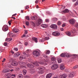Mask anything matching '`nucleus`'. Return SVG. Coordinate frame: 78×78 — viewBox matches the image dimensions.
<instances>
[{"instance_id": "23", "label": "nucleus", "mask_w": 78, "mask_h": 78, "mask_svg": "<svg viewBox=\"0 0 78 78\" xmlns=\"http://www.w3.org/2000/svg\"><path fill=\"white\" fill-rule=\"evenodd\" d=\"M41 27H43V28H47V25L44 24H41Z\"/></svg>"}, {"instance_id": "18", "label": "nucleus", "mask_w": 78, "mask_h": 78, "mask_svg": "<svg viewBox=\"0 0 78 78\" xmlns=\"http://www.w3.org/2000/svg\"><path fill=\"white\" fill-rule=\"evenodd\" d=\"M67 76V75L66 74H63L61 76V78H66Z\"/></svg>"}, {"instance_id": "13", "label": "nucleus", "mask_w": 78, "mask_h": 78, "mask_svg": "<svg viewBox=\"0 0 78 78\" xmlns=\"http://www.w3.org/2000/svg\"><path fill=\"white\" fill-rule=\"evenodd\" d=\"M11 64L14 66H17L18 65V62L16 61L14 62H12Z\"/></svg>"}, {"instance_id": "50", "label": "nucleus", "mask_w": 78, "mask_h": 78, "mask_svg": "<svg viewBox=\"0 0 78 78\" xmlns=\"http://www.w3.org/2000/svg\"><path fill=\"white\" fill-rule=\"evenodd\" d=\"M25 32L24 33L25 34H27L28 33V31L25 30Z\"/></svg>"}, {"instance_id": "9", "label": "nucleus", "mask_w": 78, "mask_h": 78, "mask_svg": "<svg viewBox=\"0 0 78 78\" xmlns=\"http://www.w3.org/2000/svg\"><path fill=\"white\" fill-rule=\"evenodd\" d=\"M50 27L53 29H57L58 28V26L56 24H52L50 26Z\"/></svg>"}, {"instance_id": "56", "label": "nucleus", "mask_w": 78, "mask_h": 78, "mask_svg": "<svg viewBox=\"0 0 78 78\" xmlns=\"http://www.w3.org/2000/svg\"><path fill=\"white\" fill-rule=\"evenodd\" d=\"M20 70V69L19 68H17L16 69V70H17V71H19Z\"/></svg>"}, {"instance_id": "49", "label": "nucleus", "mask_w": 78, "mask_h": 78, "mask_svg": "<svg viewBox=\"0 0 78 78\" xmlns=\"http://www.w3.org/2000/svg\"><path fill=\"white\" fill-rule=\"evenodd\" d=\"M8 39H9V41H12V38H9Z\"/></svg>"}, {"instance_id": "54", "label": "nucleus", "mask_w": 78, "mask_h": 78, "mask_svg": "<svg viewBox=\"0 0 78 78\" xmlns=\"http://www.w3.org/2000/svg\"><path fill=\"white\" fill-rule=\"evenodd\" d=\"M45 21L46 22H49V20L48 19H46L45 20Z\"/></svg>"}, {"instance_id": "26", "label": "nucleus", "mask_w": 78, "mask_h": 78, "mask_svg": "<svg viewBox=\"0 0 78 78\" xmlns=\"http://www.w3.org/2000/svg\"><path fill=\"white\" fill-rule=\"evenodd\" d=\"M2 72L3 73H7V72H9V71L7 69H5Z\"/></svg>"}, {"instance_id": "64", "label": "nucleus", "mask_w": 78, "mask_h": 78, "mask_svg": "<svg viewBox=\"0 0 78 78\" xmlns=\"http://www.w3.org/2000/svg\"><path fill=\"white\" fill-rule=\"evenodd\" d=\"M28 8H29V7H28V6H26V7H25V9H28Z\"/></svg>"}, {"instance_id": "19", "label": "nucleus", "mask_w": 78, "mask_h": 78, "mask_svg": "<svg viewBox=\"0 0 78 78\" xmlns=\"http://www.w3.org/2000/svg\"><path fill=\"white\" fill-rule=\"evenodd\" d=\"M13 31L15 33H18L19 32V29H13Z\"/></svg>"}, {"instance_id": "1", "label": "nucleus", "mask_w": 78, "mask_h": 78, "mask_svg": "<svg viewBox=\"0 0 78 78\" xmlns=\"http://www.w3.org/2000/svg\"><path fill=\"white\" fill-rule=\"evenodd\" d=\"M39 64H41V65H43V64H44V62L42 61H40L39 62L36 61V62L33 63V64L34 65L30 63H28L27 64V66L28 67L32 68V67H34V66H39Z\"/></svg>"}, {"instance_id": "36", "label": "nucleus", "mask_w": 78, "mask_h": 78, "mask_svg": "<svg viewBox=\"0 0 78 78\" xmlns=\"http://www.w3.org/2000/svg\"><path fill=\"white\" fill-rule=\"evenodd\" d=\"M58 63H61L62 61V60L61 59H58Z\"/></svg>"}, {"instance_id": "25", "label": "nucleus", "mask_w": 78, "mask_h": 78, "mask_svg": "<svg viewBox=\"0 0 78 78\" xmlns=\"http://www.w3.org/2000/svg\"><path fill=\"white\" fill-rule=\"evenodd\" d=\"M66 34L67 36H70V35H71V33L69 31H68L66 33Z\"/></svg>"}, {"instance_id": "20", "label": "nucleus", "mask_w": 78, "mask_h": 78, "mask_svg": "<svg viewBox=\"0 0 78 78\" xmlns=\"http://www.w3.org/2000/svg\"><path fill=\"white\" fill-rule=\"evenodd\" d=\"M71 32L73 33H75L76 32V30L74 27H73L72 28V30H71Z\"/></svg>"}, {"instance_id": "27", "label": "nucleus", "mask_w": 78, "mask_h": 78, "mask_svg": "<svg viewBox=\"0 0 78 78\" xmlns=\"http://www.w3.org/2000/svg\"><path fill=\"white\" fill-rule=\"evenodd\" d=\"M18 78H22L23 77V75L22 74H19V75H18Z\"/></svg>"}, {"instance_id": "41", "label": "nucleus", "mask_w": 78, "mask_h": 78, "mask_svg": "<svg viewBox=\"0 0 78 78\" xmlns=\"http://www.w3.org/2000/svg\"><path fill=\"white\" fill-rule=\"evenodd\" d=\"M78 5V1H77L75 4L74 6H76V5Z\"/></svg>"}, {"instance_id": "3", "label": "nucleus", "mask_w": 78, "mask_h": 78, "mask_svg": "<svg viewBox=\"0 0 78 78\" xmlns=\"http://www.w3.org/2000/svg\"><path fill=\"white\" fill-rule=\"evenodd\" d=\"M33 55H34V56H39L40 55V53H39V52L37 51H34L33 52Z\"/></svg>"}, {"instance_id": "28", "label": "nucleus", "mask_w": 78, "mask_h": 78, "mask_svg": "<svg viewBox=\"0 0 78 78\" xmlns=\"http://www.w3.org/2000/svg\"><path fill=\"white\" fill-rule=\"evenodd\" d=\"M23 75H26L27 72V70L24 69L23 70Z\"/></svg>"}, {"instance_id": "31", "label": "nucleus", "mask_w": 78, "mask_h": 78, "mask_svg": "<svg viewBox=\"0 0 78 78\" xmlns=\"http://www.w3.org/2000/svg\"><path fill=\"white\" fill-rule=\"evenodd\" d=\"M31 51L30 50L28 49L26 51V53H29L31 52Z\"/></svg>"}, {"instance_id": "14", "label": "nucleus", "mask_w": 78, "mask_h": 78, "mask_svg": "<svg viewBox=\"0 0 78 78\" xmlns=\"http://www.w3.org/2000/svg\"><path fill=\"white\" fill-rule=\"evenodd\" d=\"M60 69L61 70H64L65 69V66L63 64H62L60 65Z\"/></svg>"}, {"instance_id": "12", "label": "nucleus", "mask_w": 78, "mask_h": 78, "mask_svg": "<svg viewBox=\"0 0 78 78\" xmlns=\"http://www.w3.org/2000/svg\"><path fill=\"white\" fill-rule=\"evenodd\" d=\"M69 22L71 24L74 25L75 23V20L74 19H72L69 20Z\"/></svg>"}, {"instance_id": "30", "label": "nucleus", "mask_w": 78, "mask_h": 78, "mask_svg": "<svg viewBox=\"0 0 78 78\" xmlns=\"http://www.w3.org/2000/svg\"><path fill=\"white\" fill-rule=\"evenodd\" d=\"M8 35H9L10 37H13V34L12 33H9Z\"/></svg>"}, {"instance_id": "11", "label": "nucleus", "mask_w": 78, "mask_h": 78, "mask_svg": "<svg viewBox=\"0 0 78 78\" xmlns=\"http://www.w3.org/2000/svg\"><path fill=\"white\" fill-rule=\"evenodd\" d=\"M27 57H25L24 55H21L20 57V60H23V59H27Z\"/></svg>"}, {"instance_id": "16", "label": "nucleus", "mask_w": 78, "mask_h": 78, "mask_svg": "<svg viewBox=\"0 0 78 78\" xmlns=\"http://www.w3.org/2000/svg\"><path fill=\"white\" fill-rule=\"evenodd\" d=\"M51 76H52V74H51V73H49L46 76V78H50L51 77Z\"/></svg>"}, {"instance_id": "2", "label": "nucleus", "mask_w": 78, "mask_h": 78, "mask_svg": "<svg viewBox=\"0 0 78 78\" xmlns=\"http://www.w3.org/2000/svg\"><path fill=\"white\" fill-rule=\"evenodd\" d=\"M19 64L20 65L21 67H26L25 66H27V64L25 62L21 61L19 62Z\"/></svg>"}, {"instance_id": "52", "label": "nucleus", "mask_w": 78, "mask_h": 78, "mask_svg": "<svg viewBox=\"0 0 78 78\" xmlns=\"http://www.w3.org/2000/svg\"><path fill=\"white\" fill-rule=\"evenodd\" d=\"M11 78H15V75H13L12 76V77Z\"/></svg>"}, {"instance_id": "53", "label": "nucleus", "mask_w": 78, "mask_h": 78, "mask_svg": "<svg viewBox=\"0 0 78 78\" xmlns=\"http://www.w3.org/2000/svg\"><path fill=\"white\" fill-rule=\"evenodd\" d=\"M57 25H61V22H58L57 23Z\"/></svg>"}, {"instance_id": "55", "label": "nucleus", "mask_w": 78, "mask_h": 78, "mask_svg": "<svg viewBox=\"0 0 78 78\" xmlns=\"http://www.w3.org/2000/svg\"><path fill=\"white\" fill-rule=\"evenodd\" d=\"M6 61V59L5 58H4L3 59V60L2 61V62H4Z\"/></svg>"}, {"instance_id": "62", "label": "nucleus", "mask_w": 78, "mask_h": 78, "mask_svg": "<svg viewBox=\"0 0 78 78\" xmlns=\"http://www.w3.org/2000/svg\"><path fill=\"white\" fill-rule=\"evenodd\" d=\"M9 39L8 38H6L5 40V41H7V42H9Z\"/></svg>"}, {"instance_id": "35", "label": "nucleus", "mask_w": 78, "mask_h": 78, "mask_svg": "<svg viewBox=\"0 0 78 78\" xmlns=\"http://www.w3.org/2000/svg\"><path fill=\"white\" fill-rule=\"evenodd\" d=\"M63 12H65L66 13V12H69V10L68 9H66Z\"/></svg>"}, {"instance_id": "32", "label": "nucleus", "mask_w": 78, "mask_h": 78, "mask_svg": "<svg viewBox=\"0 0 78 78\" xmlns=\"http://www.w3.org/2000/svg\"><path fill=\"white\" fill-rule=\"evenodd\" d=\"M30 73H31V74H33L34 73H35V71L34 70H31L30 72Z\"/></svg>"}, {"instance_id": "22", "label": "nucleus", "mask_w": 78, "mask_h": 78, "mask_svg": "<svg viewBox=\"0 0 78 78\" xmlns=\"http://www.w3.org/2000/svg\"><path fill=\"white\" fill-rule=\"evenodd\" d=\"M58 20V19L56 18H53L52 19V22H56Z\"/></svg>"}, {"instance_id": "46", "label": "nucleus", "mask_w": 78, "mask_h": 78, "mask_svg": "<svg viewBox=\"0 0 78 78\" xmlns=\"http://www.w3.org/2000/svg\"><path fill=\"white\" fill-rule=\"evenodd\" d=\"M78 66L76 65L73 68L74 69H77V68H78Z\"/></svg>"}, {"instance_id": "29", "label": "nucleus", "mask_w": 78, "mask_h": 78, "mask_svg": "<svg viewBox=\"0 0 78 78\" xmlns=\"http://www.w3.org/2000/svg\"><path fill=\"white\" fill-rule=\"evenodd\" d=\"M45 41V39L42 38L39 40V42H44V41Z\"/></svg>"}, {"instance_id": "59", "label": "nucleus", "mask_w": 78, "mask_h": 78, "mask_svg": "<svg viewBox=\"0 0 78 78\" xmlns=\"http://www.w3.org/2000/svg\"><path fill=\"white\" fill-rule=\"evenodd\" d=\"M60 30L61 31H64V29L63 28H60Z\"/></svg>"}, {"instance_id": "34", "label": "nucleus", "mask_w": 78, "mask_h": 78, "mask_svg": "<svg viewBox=\"0 0 78 78\" xmlns=\"http://www.w3.org/2000/svg\"><path fill=\"white\" fill-rule=\"evenodd\" d=\"M66 56L67 58H69L70 57V54L68 53H66Z\"/></svg>"}, {"instance_id": "45", "label": "nucleus", "mask_w": 78, "mask_h": 78, "mask_svg": "<svg viewBox=\"0 0 78 78\" xmlns=\"http://www.w3.org/2000/svg\"><path fill=\"white\" fill-rule=\"evenodd\" d=\"M24 78H30V76H24Z\"/></svg>"}, {"instance_id": "47", "label": "nucleus", "mask_w": 78, "mask_h": 78, "mask_svg": "<svg viewBox=\"0 0 78 78\" xmlns=\"http://www.w3.org/2000/svg\"><path fill=\"white\" fill-rule=\"evenodd\" d=\"M34 20H36V19H37V16H34Z\"/></svg>"}, {"instance_id": "8", "label": "nucleus", "mask_w": 78, "mask_h": 78, "mask_svg": "<svg viewBox=\"0 0 78 78\" xmlns=\"http://www.w3.org/2000/svg\"><path fill=\"white\" fill-rule=\"evenodd\" d=\"M58 67V65L57 64H54L53 65L51 66V69H52V70H56V69H57Z\"/></svg>"}, {"instance_id": "4", "label": "nucleus", "mask_w": 78, "mask_h": 78, "mask_svg": "<svg viewBox=\"0 0 78 78\" xmlns=\"http://www.w3.org/2000/svg\"><path fill=\"white\" fill-rule=\"evenodd\" d=\"M2 30L3 31H6L8 30V27L7 25H4L2 27Z\"/></svg>"}, {"instance_id": "21", "label": "nucleus", "mask_w": 78, "mask_h": 78, "mask_svg": "<svg viewBox=\"0 0 78 78\" xmlns=\"http://www.w3.org/2000/svg\"><path fill=\"white\" fill-rule=\"evenodd\" d=\"M23 54L25 56V57H26V58H28V56H29V54H28V55H27V54H26V53H25V52H23Z\"/></svg>"}, {"instance_id": "57", "label": "nucleus", "mask_w": 78, "mask_h": 78, "mask_svg": "<svg viewBox=\"0 0 78 78\" xmlns=\"http://www.w3.org/2000/svg\"><path fill=\"white\" fill-rule=\"evenodd\" d=\"M47 13L48 14H51V12H50L48 11L47 12Z\"/></svg>"}, {"instance_id": "5", "label": "nucleus", "mask_w": 78, "mask_h": 78, "mask_svg": "<svg viewBox=\"0 0 78 78\" xmlns=\"http://www.w3.org/2000/svg\"><path fill=\"white\" fill-rule=\"evenodd\" d=\"M42 23V20L39 18L38 20V21H37L36 23V25H37V26H39V25H41Z\"/></svg>"}, {"instance_id": "61", "label": "nucleus", "mask_w": 78, "mask_h": 78, "mask_svg": "<svg viewBox=\"0 0 78 78\" xmlns=\"http://www.w3.org/2000/svg\"><path fill=\"white\" fill-rule=\"evenodd\" d=\"M34 16H32V17H31V19L32 20H34Z\"/></svg>"}, {"instance_id": "38", "label": "nucleus", "mask_w": 78, "mask_h": 78, "mask_svg": "<svg viewBox=\"0 0 78 78\" xmlns=\"http://www.w3.org/2000/svg\"><path fill=\"white\" fill-rule=\"evenodd\" d=\"M32 26H33V27H35L36 26V24H35V23L33 22H32Z\"/></svg>"}, {"instance_id": "7", "label": "nucleus", "mask_w": 78, "mask_h": 78, "mask_svg": "<svg viewBox=\"0 0 78 78\" xmlns=\"http://www.w3.org/2000/svg\"><path fill=\"white\" fill-rule=\"evenodd\" d=\"M52 34L54 36H58L60 35V33L58 31H55L52 33Z\"/></svg>"}, {"instance_id": "37", "label": "nucleus", "mask_w": 78, "mask_h": 78, "mask_svg": "<svg viewBox=\"0 0 78 78\" xmlns=\"http://www.w3.org/2000/svg\"><path fill=\"white\" fill-rule=\"evenodd\" d=\"M12 21V20H11L9 21L8 22V23L9 25H11V22Z\"/></svg>"}, {"instance_id": "60", "label": "nucleus", "mask_w": 78, "mask_h": 78, "mask_svg": "<svg viewBox=\"0 0 78 78\" xmlns=\"http://www.w3.org/2000/svg\"><path fill=\"white\" fill-rule=\"evenodd\" d=\"M65 26H66V24H63L62 25V27H65Z\"/></svg>"}, {"instance_id": "58", "label": "nucleus", "mask_w": 78, "mask_h": 78, "mask_svg": "<svg viewBox=\"0 0 78 78\" xmlns=\"http://www.w3.org/2000/svg\"><path fill=\"white\" fill-rule=\"evenodd\" d=\"M63 20L64 21L66 20V17H64L63 18Z\"/></svg>"}, {"instance_id": "15", "label": "nucleus", "mask_w": 78, "mask_h": 78, "mask_svg": "<svg viewBox=\"0 0 78 78\" xmlns=\"http://www.w3.org/2000/svg\"><path fill=\"white\" fill-rule=\"evenodd\" d=\"M32 39V40L35 42L36 43H37V38L35 37H33Z\"/></svg>"}, {"instance_id": "43", "label": "nucleus", "mask_w": 78, "mask_h": 78, "mask_svg": "<svg viewBox=\"0 0 78 78\" xmlns=\"http://www.w3.org/2000/svg\"><path fill=\"white\" fill-rule=\"evenodd\" d=\"M26 25H27V26H28V25H29V22L27 21L26 23Z\"/></svg>"}, {"instance_id": "33", "label": "nucleus", "mask_w": 78, "mask_h": 78, "mask_svg": "<svg viewBox=\"0 0 78 78\" xmlns=\"http://www.w3.org/2000/svg\"><path fill=\"white\" fill-rule=\"evenodd\" d=\"M55 60L56 58L55 57H52L51 58V61H55Z\"/></svg>"}, {"instance_id": "10", "label": "nucleus", "mask_w": 78, "mask_h": 78, "mask_svg": "<svg viewBox=\"0 0 78 78\" xmlns=\"http://www.w3.org/2000/svg\"><path fill=\"white\" fill-rule=\"evenodd\" d=\"M20 55V52H18L14 54V58H17V57H19V56Z\"/></svg>"}, {"instance_id": "6", "label": "nucleus", "mask_w": 78, "mask_h": 78, "mask_svg": "<svg viewBox=\"0 0 78 78\" xmlns=\"http://www.w3.org/2000/svg\"><path fill=\"white\" fill-rule=\"evenodd\" d=\"M38 69L40 71L38 73L39 74H43L44 73V71H43V70H44V69H43V68L41 67L38 68Z\"/></svg>"}, {"instance_id": "39", "label": "nucleus", "mask_w": 78, "mask_h": 78, "mask_svg": "<svg viewBox=\"0 0 78 78\" xmlns=\"http://www.w3.org/2000/svg\"><path fill=\"white\" fill-rule=\"evenodd\" d=\"M12 61H13V59H12V58H10V59H9V62H12Z\"/></svg>"}, {"instance_id": "63", "label": "nucleus", "mask_w": 78, "mask_h": 78, "mask_svg": "<svg viewBox=\"0 0 78 78\" xmlns=\"http://www.w3.org/2000/svg\"><path fill=\"white\" fill-rule=\"evenodd\" d=\"M47 36H50V34H49V33H47L46 34Z\"/></svg>"}, {"instance_id": "24", "label": "nucleus", "mask_w": 78, "mask_h": 78, "mask_svg": "<svg viewBox=\"0 0 78 78\" xmlns=\"http://www.w3.org/2000/svg\"><path fill=\"white\" fill-rule=\"evenodd\" d=\"M66 54L65 53H62L61 55L62 57H65L66 56Z\"/></svg>"}, {"instance_id": "40", "label": "nucleus", "mask_w": 78, "mask_h": 78, "mask_svg": "<svg viewBox=\"0 0 78 78\" xmlns=\"http://www.w3.org/2000/svg\"><path fill=\"white\" fill-rule=\"evenodd\" d=\"M29 16H26V19H27V20H30V18H29Z\"/></svg>"}, {"instance_id": "51", "label": "nucleus", "mask_w": 78, "mask_h": 78, "mask_svg": "<svg viewBox=\"0 0 78 78\" xmlns=\"http://www.w3.org/2000/svg\"><path fill=\"white\" fill-rule=\"evenodd\" d=\"M75 27L76 28H78V23H76L75 25Z\"/></svg>"}, {"instance_id": "42", "label": "nucleus", "mask_w": 78, "mask_h": 78, "mask_svg": "<svg viewBox=\"0 0 78 78\" xmlns=\"http://www.w3.org/2000/svg\"><path fill=\"white\" fill-rule=\"evenodd\" d=\"M14 50H15V51H18V48H14Z\"/></svg>"}, {"instance_id": "44", "label": "nucleus", "mask_w": 78, "mask_h": 78, "mask_svg": "<svg viewBox=\"0 0 78 78\" xmlns=\"http://www.w3.org/2000/svg\"><path fill=\"white\" fill-rule=\"evenodd\" d=\"M50 53V51L48 50V51L47 52H46V54L47 55H48V54H49V53Z\"/></svg>"}, {"instance_id": "48", "label": "nucleus", "mask_w": 78, "mask_h": 78, "mask_svg": "<svg viewBox=\"0 0 78 78\" xmlns=\"http://www.w3.org/2000/svg\"><path fill=\"white\" fill-rule=\"evenodd\" d=\"M7 44L8 43L7 42H5L4 44V46H6V45H7Z\"/></svg>"}, {"instance_id": "17", "label": "nucleus", "mask_w": 78, "mask_h": 78, "mask_svg": "<svg viewBox=\"0 0 78 78\" xmlns=\"http://www.w3.org/2000/svg\"><path fill=\"white\" fill-rule=\"evenodd\" d=\"M73 76H74V73H70L69 74V77L70 78H72L73 77Z\"/></svg>"}]
</instances>
